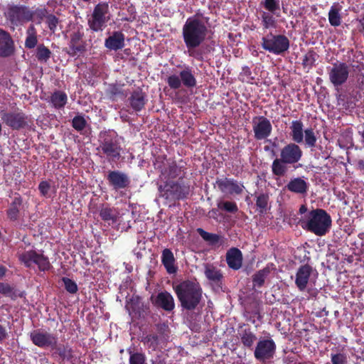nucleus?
Returning a JSON list of instances; mask_svg holds the SVG:
<instances>
[{
    "mask_svg": "<svg viewBox=\"0 0 364 364\" xmlns=\"http://www.w3.org/2000/svg\"><path fill=\"white\" fill-rule=\"evenodd\" d=\"M208 28L204 22L193 16L187 18L182 28L183 38L190 56L194 55V49L205 41Z\"/></svg>",
    "mask_w": 364,
    "mask_h": 364,
    "instance_id": "f257e3e1",
    "label": "nucleus"
},
{
    "mask_svg": "<svg viewBox=\"0 0 364 364\" xmlns=\"http://www.w3.org/2000/svg\"><path fill=\"white\" fill-rule=\"evenodd\" d=\"M175 290L182 307L188 310L194 309L202 296V290L199 284L190 281L177 285Z\"/></svg>",
    "mask_w": 364,
    "mask_h": 364,
    "instance_id": "f03ea898",
    "label": "nucleus"
},
{
    "mask_svg": "<svg viewBox=\"0 0 364 364\" xmlns=\"http://www.w3.org/2000/svg\"><path fill=\"white\" fill-rule=\"evenodd\" d=\"M166 82L171 89H179L182 85L186 87L196 85V79L190 67H184L178 73H171L167 76Z\"/></svg>",
    "mask_w": 364,
    "mask_h": 364,
    "instance_id": "7ed1b4c3",
    "label": "nucleus"
},
{
    "mask_svg": "<svg viewBox=\"0 0 364 364\" xmlns=\"http://www.w3.org/2000/svg\"><path fill=\"white\" fill-rule=\"evenodd\" d=\"M109 20V5L106 2H100L94 7L88 25L94 31H102Z\"/></svg>",
    "mask_w": 364,
    "mask_h": 364,
    "instance_id": "20e7f679",
    "label": "nucleus"
},
{
    "mask_svg": "<svg viewBox=\"0 0 364 364\" xmlns=\"http://www.w3.org/2000/svg\"><path fill=\"white\" fill-rule=\"evenodd\" d=\"M262 47L269 53L279 55L288 50L289 41L284 36L269 33L262 38Z\"/></svg>",
    "mask_w": 364,
    "mask_h": 364,
    "instance_id": "39448f33",
    "label": "nucleus"
},
{
    "mask_svg": "<svg viewBox=\"0 0 364 364\" xmlns=\"http://www.w3.org/2000/svg\"><path fill=\"white\" fill-rule=\"evenodd\" d=\"M18 259L27 267H31L33 264H36L41 271L48 270L50 267L48 259L43 254L33 250L19 253Z\"/></svg>",
    "mask_w": 364,
    "mask_h": 364,
    "instance_id": "423d86ee",
    "label": "nucleus"
},
{
    "mask_svg": "<svg viewBox=\"0 0 364 364\" xmlns=\"http://www.w3.org/2000/svg\"><path fill=\"white\" fill-rule=\"evenodd\" d=\"M100 149L109 160L114 161L120 156V146L112 134L105 133L100 135Z\"/></svg>",
    "mask_w": 364,
    "mask_h": 364,
    "instance_id": "0eeeda50",
    "label": "nucleus"
},
{
    "mask_svg": "<svg viewBox=\"0 0 364 364\" xmlns=\"http://www.w3.org/2000/svg\"><path fill=\"white\" fill-rule=\"evenodd\" d=\"M276 344L271 338L260 339L255 347L254 351L255 358L260 361L264 362L274 358L276 352Z\"/></svg>",
    "mask_w": 364,
    "mask_h": 364,
    "instance_id": "6e6552de",
    "label": "nucleus"
},
{
    "mask_svg": "<svg viewBox=\"0 0 364 364\" xmlns=\"http://www.w3.org/2000/svg\"><path fill=\"white\" fill-rule=\"evenodd\" d=\"M30 338L34 345L43 348H54L58 343V338L55 336L41 329L31 332Z\"/></svg>",
    "mask_w": 364,
    "mask_h": 364,
    "instance_id": "1a4fd4ad",
    "label": "nucleus"
},
{
    "mask_svg": "<svg viewBox=\"0 0 364 364\" xmlns=\"http://www.w3.org/2000/svg\"><path fill=\"white\" fill-rule=\"evenodd\" d=\"M1 117L3 122L14 129H18L26 124L25 114L19 111L6 112L1 111Z\"/></svg>",
    "mask_w": 364,
    "mask_h": 364,
    "instance_id": "9d476101",
    "label": "nucleus"
},
{
    "mask_svg": "<svg viewBox=\"0 0 364 364\" xmlns=\"http://www.w3.org/2000/svg\"><path fill=\"white\" fill-rule=\"evenodd\" d=\"M349 71V66L345 63L334 65L329 73L331 82L336 87L342 85L347 81Z\"/></svg>",
    "mask_w": 364,
    "mask_h": 364,
    "instance_id": "9b49d317",
    "label": "nucleus"
},
{
    "mask_svg": "<svg viewBox=\"0 0 364 364\" xmlns=\"http://www.w3.org/2000/svg\"><path fill=\"white\" fill-rule=\"evenodd\" d=\"M216 185L223 193L230 195H240L245 189L242 183L228 178L217 180Z\"/></svg>",
    "mask_w": 364,
    "mask_h": 364,
    "instance_id": "f8f14e48",
    "label": "nucleus"
},
{
    "mask_svg": "<svg viewBox=\"0 0 364 364\" xmlns=\"http://www.w3.org/2000/svg\"><path fill=\"white\" fill-rule=\"evenodd\" d=\"M336 96L338 105L346 109H353L358 101L355 92L348 88L337 89Z\"/></svg>",
    "mask_w": 364,
    "mask_h": 364,
    "instance_id": "ddd939ff",
    "label": "nucleus"
},
{
    "mask_svg": "<svg viewBox=\"0 0 364 364\" xmlns=\"http://www.w3.org/2000/svg\"><path fill=\"white\" fill-rule=\"evenodd\" d=\"M6 15L11 23L14 24L23 21H29L32 18V13L28 8L18 6H10Z\"/></svg>",
    "mask_w": 364,
    "mask_h": 364,
    "instance_id": "4468645a",
    "label": "nucleus"
},
{
    "mask_svg": "<svg viewBox=\"0 0 364 364\" xmlns=\"http://www.w3.org/2000/svg\"><path fill=\"white\" fill-rule=\"evenodd\" d=\"M253 131L257 139H264L270 135L272 124L269 120L264 117H256L253 119Z\"/></svg>",
    "mask_w": 364,
    "mask_h": 364,
    "instance_id": "2eb2a0df",
    "label": "nucleus"
},
{
    "mask_svg": "<svg viewBox=\"0 0 364 364\" xmlns=\"http://www.w3.org/2000/svg\"><path fill=\"white\" fill-rule=\"evenodd\" d=\"M301 149L294 143L287 144L281 151V158L285 164L296 163L301 159Z\"/></svg>",
    "mask_w": 364,
    "mask_h": 364,
    "instance_id": "dca6fc26",
    "label": "nucleus"
},
{
    "mask_svg": "<svg viewBox=\"0 0 364 364\" xmlns=\"http://www.w3.org/2000/svg\"><path fill=\"white\" fill-rule=\"evenodd\" d=\"M165 184L159 185V191L160 196L166 198H180L183 196L181 186L171 181H165Z\"/></svg>",
    "mask_w": 364,
    "mask_h": 364,
    "instance_id": "f3484780",
    "label": "nucleus"
},
{
    "mask_svg": "<svg viewBox=\"0 0 364 364\" xmlns=\"http://www.w3.org/2000/svg\"><path fill=\"white\" fill-rule=\"evenodd\" d=\"M82 33L80 31L71 34L68 53L75 56L82 53L85 50V45L82 41Z\"/></svg>",
    "mask_w": 364,
    "mask_h": 364,
    "instance_id": "a211bd4d",
    "label": "nucleus"
},
{
    "mask_svg": "<svg viewBox=\"0 0 364 364\" xmlns=\"http://www.w3.org/2000/svg\"><path fill=\"white\" fill-rule=\"evenodd\" d=\"M14 52V41L7 32L0 29V57H8Z\"/></svg>",
    "mask_w": 364,
    "mask_h": 364,
    "instance_id": "6ab92c4d",
    "label": "nucleus"
},
{
    "mask_svg": "<svg viewBox=\"0 0 364 364\" xmlns=\"http://www.w3.org/2000/svg\"><path fill=\"white\" fill-rule=\"evenodd\" d=\"M107 179L114 189L124 188L129 183V178L127 174L119 171H110Z\"/></svg>",
    "mask_w": 364,
    "mask_h": 364,
    "instance_id": "aec40b11",
    "label": "nucleus"
},
{
    "mask_svg": "<svg viewBox=\"0 0 364 364\" xmlns=\"http://www.w3.org/2000/svg\"><path fill=\"white\" fill-rule=\"evenodd\" d=\"M125 36L121 31H114L111 36L106 38L105 46L112 50L122 49L124 46Z\"/></svg>",
    "mask_w": 364,
    "mask_h": 364,
    "instance_id": "412c9836",
    "label": "nucleus"
},
{
    "mask_svg": "<svg viewBox=\"0 0 364 364\" xmlns=\"http://www.w3.org/2000/svg\"><path fill=\"white\" fill-rule=\"evenodd\" d=\"M226 261L228 266L233 269H239L242 266V255L237 248L233 247L228 251Z\"/></svg>",
    "mask_w": 364,
    "mask_h": 364,
    "instance_id": "4be33fe9",
    "label": "nucleus"
},
{
    "mask_svg": "<svg viewBox=\"0 0 364 364\" xmlns=\"http://www.w3.org/2000/svg\"><path fill=\"white\" fill-rule=\"evenodd\" d=\"M155 304L168 311H172L175 306L172 295L167 291L158 294L155 299Z\"/></svg>",
    "mask_w": 364,
    "mask_h": 364,
    "instance_id": "5701e85b",
    "label": "nucleus"
},
{
    "mask_svg": "<svg viewBox=\"0 0 364 364\" xmlns=\"http://www.w3.org/2000/svg\"><path fill=\"white\" fill-rule=\"evenodd\" d=\"M301 226L309 231L318 235V209L316 208L309 213L306 221L302 222Z\"/></svg>",
    "mask_w": 364,
    "mask_h": 364,
    "instance_id": "b1692460",
    "label": "nucleus"
},
{
    "mask_svg": "<svg viewBox=\"0 0 364 364\" xmlns=\"http://www.w3.org/2000/svg\"><path fill=\"white\" fill-rule=\"evenodd\" d=\"M311 268L304 265L299 269L296 276V284L300 290H304L309 281Z\"/></svg>",
    "mask_w": 364,
    "mask_h": 364,
    "instance_id": "393cba45",
    "label": "nucleus"
},
{
    "mask_svg": "<svg viewBox=\"0 0 364 364\" xmlns=\"http://www.w3.org/2000/svg\"><path fill=\"white\" fill-rule=\"evenodd\" d=\"M287 188L291 192L304 194L307 191L308 184L301 178H294L287 185Z\"/></svg>",
    "mask_w": 364,
    "mask_h": 364,
    "instance_id": "a878e982",
    "label": "nucleus"
},
{
    "mask_svg": "<svg viewBox=\"0 0 364 364\" xmlns=\"http://www.w3.org/2000/svg\"><path fill=\"white\" fill-rule=\"evenodd\" d=\"M332 227L331 215L324 210L320 209V236L329 232Z\"/></svg>",
    "mask_w": 364,
    "mask_h": 364,
    "instance_id": "bb28decb",
    "label": "nucleus"
},
{
    "mask_svg": "<svg viewBox=\"0 0 364 364\" xmlns=\"http://www.w3.org/2000/svg\"><path fill=\"white\" fill-rule=\"evenodd\" d=\"M162 263L166 271L169 274H173L176 272V267L174 265V257L172 252L168 249H165L162 252Z\"/></svg>",
    "mask_w": 364,
    "mask_h": 364,
    "instance_id": "cd10ccee",
    "label": "nucleus"
},
{
    "mask_svg": "<svg viewBox=\"0 0 364 364\" xmlns=\"http://www.w3.org/2000/svg\"><path fill=\"white\" fill-rule=\"evenodd\" d=\"M291 136L294 141L301 143L304 141V129L301 122L296 120L291 122Z\"/></svg>",
    "mask_w": 364,
    "mask_h": 364,
    "instance_id": "c85d7f7f",
    "label": "nucleus"
},
{
    "mask_svg": "<svg viewBox=\"0 0 364 364\" xmlns=\"http://www.w3.org/2000/svg\"><path fill=\"white\" fill-rule=\"evenodd\" d=\"M201 237L211 245L220 246L224 243L223 238L217 234L210 233L201 228L197 230Z\"/></svg>",
    "mask_w": 364,
    "mask_h": 364,
    "instance_id": "c756f323",
    "label": "nucleus"
},
{
    "mask_svg": "<svg viewBox=\"0 0 364 364\" xmlns=\"http://www.w3.org/2000/svg\"><path fill=\"white\" fill-rule=\"evenodd\" d=\"M100 215L105 221L115 223L119 218V213L115 208L104 206L100 210Z\"/></svg>",
    "mask_w": 364,
    "mask_h": 364,
    "instance_id": "7c9ffc66",
    "label": "nucleus"
},
{
    "mask_svg": "<svg viewBox=\"0 0 364 364\" xmlns=\"http://www.w3.org/2000/svg\"><path fill=\"white\" fill-rule=\"evenodd\" d=\"M131 107L135 111H140L145 105L144 95L141 91L134 92L129 98Z\"/></svg>",
    "mask_w": 364,
    "mask_h": 364,
    "instance_id": "2f4dec72",
    "label": "nucleus"
},
{
    "mask_svg": "<svg viewBox=\"0 0 364 364\" xmlns=\"http://www.w3.org/2000/svg\"><path fill=\"white\" fill-rule=\"evenodd\" d=\"M27 36L25 41V46L28 48H33L37 43V35L35 27L31 25L28 28L26 32Z\"/></svg>",
    "mask_w": 364,
    "mask_h": 364,
    "instance_id": "473e14b6",
    "label": "nucleus"
},
{
    "mask_svg": "<svg viewBox=\"0 0 364 364\" xmlns=\"http://www.w3.org/2000/svg\"><path fill=\"white\" fill-rule=\"evenodd\" d=\"M67 95L65 93L58 91L54 92L51 96V102L55 108H61L67 102Z\"/></svg>",
    "mask_w": 364,
    "mask_h": 364,
    "instance_id": "72a5a7b5",
    "label": "nucleus"
},
{
    "mask_svg": "<svg viewBox=\"0 0 364 364\" xmlns=\"http://www.w3.org/2000/svg\"><path fill=\"white\" fill-rule=\"evenodd\" d=\"M180 171V169L176 165H171L169 166L168 171L166 170L161 173L160 176L161 180L165 181L175 178L179 175Z\"/></svg>",
    "mask_w": 364,
    "mask_h": 364,
    "instance_id": "f704fd0d",
    "label": "nucleus"
},
{
    "mask_svg": "<svg viewBox=\"0 0 364 364\" xmlns=\"http://www.w3.org/2000/svg\"><path fill=\"white\" fill-rule=\"evenodd\" d=\"M269 274V267L264 268L259 272H257L254 276H253V283L255 286L261 287L264 282V279Z\"/></svg>",
    "mask_w": 364,
    "mask_h": 364,
    "instance_id": "c9c22d12",
    "label": "nucleus"
},
{
    "mask_svg": "<svg viewBox=\"0 0 364 364\" xmlns=\"http://www.w3.org/2000/svg\"><path fill=\"white\" fill-rule=\"evenodd\" d=\"M256 339V336L250 331L247 330L244 331L241 336L242 344L247 348H252Z\"/></svg>",
    "mask_w": 364,
    "mask_h": 364,
    "instance_id": "e433bc0d",
    "label": "nucleus"
},
{
    "mask_svg": "<svg viewBox=\"0 0 364 364\" xmlns=\"http://www.w3.org/2000/svg\"><path fill=\"white\" fill-rule=\"evenodd\" d=\"M329 23L333 26H338L341 24V16L339 11L335 6H331L328 12Z\"/></svg>",
    "mask_w": 364,
    "mask_h": 364,
    "instance_id": "4c0bfd02",
    "label": "nucleus"
},
{
    "mask_svg": "<svg viewBox=\"0 0 364 364\" xmlns=\"http://www.w3.org/2000/svg\"><path fill=\"white\" fill-rule=\"evenodd\" d=\"M262 22L265 28H275L276 21L272 14L263 11L262 14Z\"/></svg>",
    "mask_w": 364,
    "mask_h": 364,
    "instance_id": "58836bf2",
    "label": "nucleus"
},
{
    "mask_svg": "<svg viewBox=\"0 0 364 364\" xmlns=\"http://www.w3.org/2000/svg\"><path fill=\"white\" fill-rule=\"evenodd\" d=\"M127 350L129 354V364H146V357L143 353H132L130 348Z\"/></svg>",
    "mask_w": 364,
    "mask_h": 364,
    "instance_id": "ea45409f",
    "label": "nucleus"
},
{
    "mask_svg": "<svg viewBox=\"0 0 364 364\" xmlns=\"http://www.w3.org/2000/svg\"><path fill=\"white\" fill-rule=\"evenodd\" d=\"M218 208L228 213H236L238 210L237 204L230 201L220 200L218 202Z\"/></svg>",
    "mask_w": 364,
    "mask_h": 364,
    "instance_id": "a19ab883",
    "label": "nucleus"
},
{
    "mask_svg": "<svg viewBox=\"0 0 364 364\" xmlns=\"http://www.w3.org/2000/svg\"><path fill=\"white\" fill-rule=\"evenodd\" d=\"M285 164L282 161V158L280 159H275L272 163V172L277 176H282L286 172Z\"/></svg>",
    "mask_w": 364,
    "mask_h": 364,
    "instance_id": "79ce46f5",
    "label": "nucleus"
},
{
    "mask_svg": "<svg viewBox=\"0 0 364 364\" xmlns=\"http://www.w3.org/2000/svg\"><path fill=\"white\" fill-rule=\"evenodd\" d=\"M139 304L140 302L139 299L138 297H136V299L133 298L131 299L130 302H129L126 306V308L130 315L134 314L135 316H140V313L139 311Z\"/></svg>",
    "mask_w": 364,
    "mask_h": 364,
    "instance_id": "37998d69",
    "label": "nucleus"
},
{
    "mask_svg": "<svg viewBox=\"0 0 364 364\" xmlns=\"http://www.w3.org/2000/svg\"><path fill=\"white\" fill-rule=\"evenodd\" d=\"M50 51L43 45H41L37 48L36 57L38 60L46 62L50 58Z\"/></svg>",
    "mask_w": 364,
    "mask_h": 364,
    "instance_id": "c03bdc74",
    "label": "nucleus"
},
{
    "mask_svg": "<svg viewBox=\"0 0 364 364\" xmlns=\"http://www.w3.org/2000/svg\"><path fill=\"white\" fill-rule=\"evenodd\" d=\"M205 274L208 279L213 282H218L221 278V274L219 271L212 266H207L205 267Z\"/></svg>",
    "mask_w": 364,
    "mask_h": 364,
    "instance_id": "a18cd8bd",
    "label": "nucleus"
},
{
    "mask_svg": "<svg viewBox=\"0 0 364 364\" xmlns=\"http://www.w3.org/2000/svg\"><path fill=\"white\" fill-rule=\"evenodd\" d=\"M269 196L267 194H261L257 198L256 205L261 213L267 210Z\"/></svg>",
    "mask_w": 364,
    "mask_h": 364,
    "instance_id": "49530a36",
    "label": "nucleus"
},
{
    "mask_svg": "<svg viewBox=\"0 0 364 364\" xmlns=\"http://www.w3.org/2000/svg\"><path fill=\"white\" fill-rule=\"evenodd\" d=\"M304 138L305 143L308 146L312 147L315 146L316 136L311 129H307L304 131Z\"/></svg>",
    "mask_w": 364,
    "mask_h": 364,
    "instance_id": "de8ad7c7",
    "label": "nucleus"
},
{
    "mask_svg": "<svg viewBox=\"0 0 364 364\" xmlns=\"http://www.w3.org/2000/svg\"><path fill=\"white\" fill-rule=\"evenodd\" d=\"M332 364H347V355L344 353H332L331 355Z\"/></svg>",
    "mask_w": 364,
    "mask_h": 364,
    "instance_id": "09e8293b",
    "label": "nucleus"
},
{
    "mask_svg": "<svg viewBox=\"0 0 364 364\" xmlns=\"http://www.w3.org/2000/svg\"><path fill=\"white\" fill-rule=\"evenodd\" d=\"M86 125L85 119L81 116H77L73 119V127L77 131H82L85 129Z\"/></svg>",
    "mask_w": 364,
    "mask_h": 364,
    "instance_id": "8fccbe9b",
    "label": "nucleus"
},
{
    "mask_svg": "<svg viewBox=\"0 0 364 364\" xmlns=\"http://www.w3.org/2000/svg\"><path fill=\"white\" fill-rule=\"evenodd\" d=\"M143 341L144 344L152 350H155L158 345V338L156 336H146Z\"/></svg>",
    "mask_w": 364,
    "mask_h": 364,
    "instance_id": "3c124183",
    "label": "nucleus"
},
{
    "mask_svg": "<svg viewBox=\"0 0 364 364\" xmlns=\"http://www.w3.org/2000/svg\"><path fill=\"white\" fill-rule=\"evenodd\" d=\"M264 6L272 14H275L279 9V2L277 0H265Z\"/></svg>",
    "mask_w": 364,
    "mask_h": 364,
    "instance_id": "603ef678",
    "label": "nucleus"
},
{
    "mask_svg": "<svg viewBox=\"0 0 364 364\" xmlns=\"http://www.w3.org/2000/svg\"><path fill=\"white\" fill-rule=\"evenodd\" d=\"M63 282L64 283L65 289L68 292H70L71 294H74L77 291V286L74 281L71 280L69 278L64 277L63 279Z\"/></svg>",
    "mask_w": 364,
    "mask_h": 364,
    "instance_id": "864d4df0",
    "label": "nucleus"
},
{
    "mask_svg": "<svg viewBox=\"0 0 364 364\" xmlns=\"http://www.w3.org/2000/svg\"><path fill=\"white\" fill-rule=\"evenodd\" d=\"M46 23L49 29L54 33L58 24V18L54 15L50 14L46 17Z\"/></svg>",
    "mask_w": 364,
    "mask_h": 364,
    "instance_id": "5fc2aeb1",
    "label": "nucleus"
},
{
    "mask_svg": "<svg viewBox=\"0 0 364 364\" xmlns=\"http://www.w3.org/2000/svg\"><path fill=\"white\" fill-rule=\"evenodd\" d=\"M21 202L18 199H16L14 204L11 206V208L9 209L8 215L9 217L11 220H15L17 218L18 213V205H20Z\"/></svg>",
    "mask_w": 364,
    "mask_h": 364,
    "instance_id": "6e6d98bb",
    "label": "nucleus"
},
{
    "mask_svg": "<svg viewBox=\"0 0 364 364\" xmlns=\"http://www.w3.org/2000/svg\"><path fill=\"white\" fill-rule=\"evenodd\" d=\"M240 77L242 81L248 83H252L254 78L251 76V71L248 68H244L242 73L240 74Z\"/></svg>",
    "mask_w": 364,
    "mask_h": 364,
    "instance_id": "4d7b16f0",
    "label": "nucleus"
},
{
    "mask_svg": "<svg viewBox=\"0 0 364 364\" xmlns=\"http://www.w3.org/2000/svg\"><path fill=\"white\" fill-rule=\"evenodd\" d=\"M0 294L12 296V289L9 284L0 283Z\"/></svg>",
    "mask_w": 364,
    "mask_h": 364,
    "instance_id": "13d9d810",
    "label": "nucleus"
},
{
    "mask_svg": "<svg viewBox=\"0 0 364 364\" xmlns=\"http://www.w3.org/2000/svg\"><path fill=\"white\" fill-rule=\"evenodd\" d=\"M50 188V186L49 183L46 181H42L38 186L39 191L43 196H46L48 194Z\"/></svg>",
    "mask_w": 364,
    "mask_h": 364,
    "instance_id": "bf43d9fd",
    "label": "nucleus"
},
{
    "mask_svg": "<svg viewBox=\"0 0 364 364\" xmlns=\"http://www.w3.org/2000/svg\"><path fill=\"white\" fill-rule=\"evenodd\" d=\"M315 62V59L313 57V54L309 53L306 55L305 58L304 59V65L306 66H311Z\"/></svg>",
    "mask_w": 364,
    "mask_h": 364,
    "instance_id": "052dcab7",
    "label": "nucleus"
},
{
    "mask_svg": "<svg viewBox=\"0 0 364 364\" xmlns=\"http://www.w3.org/2000/svg\"><path fill=\"white\" fill-rule=\"evenodd\" d=\"M8 336V333L4 327L0 325V341L6 338Z\"/></svg>",
    "mask_w": 364,
    "mask_h": 364,
    "instance_id": "680f3d73",
    "label": "nucleus"
},
{
    "mask_svg": "<svg viewBox=\"0 0 364 364\" xmlns=\"http://www.w3.org/2000/svg\"><path fill=\"white\" fill-rule=\"evenodd\" d=\"M357 168L361 171H364V159H359L357 161Z\"/></svg>",
    "mask_w": 364,
    "mask_h": 364,
    "instance_id": "e2e57ef3",
    "label": "nucleus"
},
{
    "mask_svg": "<svg viewBox=\"0 0 364 364\" xmlns=\"http://www.w3.org/2000/svg\"><path fill=\"white\" fill-rule=\"evenodd\" d=\"M217 214H218V210L216 209H212L209 212V216L210 218H216Z\"/></svg>",
    "mask_w": 364,
    "mask_h": 364,
    "instance_id": "0e129e2a",
    "label": "nucleus"
},
{
    "mask_svg": "<svg viewBox=\"0 0 364 364\" xmlns=\"http://www.w3.org/2000/svg\"><path fill=\"white\" fill-rule=\"evenodd\" d=\"M5 274V268L0 265V277H3Z\"/></svg>",
    "mask_w": 364,
    "mask_h": 364,
    "instance_id": "69168bd1",
    "label": "nucleus"
},
{
    "mask_svg": "<svg viewBox=\"0 0 364 364\" xmlns=\"http://www.w3.org/2000/svg\"><path fill=\"white\" fill-rule=\"evenodd\" d=\"M360 23L362 26L363 30L364 31V16L360 18Z\"/></svg>",
    "mask_w": 364,
    "mask_h": 364,
    "instance_id": "338daca9",
    "label": "nucleus"
},
{
    "mask_svg": "<svg viewBox=\"0 0 364 364\" xmlns=\"http://www.w3.org/2000/svg\"><path fill=\"white\" fill-rule=\"evenodd\" d=\"M306 208H305V206H304V205H302V206L300 208V209H299V211H300L301 213H303L306 212Z\"/></svg>",
    "mask_w": 364,
    "mask_h": 364,
    "instance_id": "774afa93",
    "label": "nucleus"
}]
</instances>
